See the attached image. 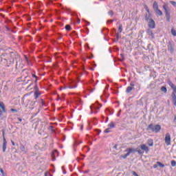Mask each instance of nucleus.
<instances>
[{
	"mask_svg": "<svg viewBox=\"0 0 176 176\" xmlns=\"http://www.w3.org/2000/svg\"><path fill=\"white\" fill-rule=\"evenodd\" d=\"M165 144L168 146L171 145V135L169 133H166L164 138Z\"/></svg>",
	"mask_w": 176,
	"mask_h": 176,
	"instance_id": "423d86ee",
	"label": "nucleus"
},
{
	"mask_svg": "<svg viewBox=\"0 0 176 176\" xmlns=\"http://www.w3.org/2000/svg\"><path fill=\"white\" fill-rule=\"evenodd\" d=\"M122 30H123V26L122 25H120L118 28L119 32H122Z\"/></svg>",
	"mask_w": 176,
	"mask_h": 176,
	"instance_id": "a878e982",
	"label": "nucleus"
},
{
	"mask_svg": "<svg viewBox=\"0 0 176 176\" xmlns=\"http://www.w3.org/2000/svg\"><path fill=\"white\" fill-rule=\"evenodd\" d=\"M131 90H134V82H131L130 86L126 88V93H131Z\"/></svg>",
	"mask_w": 176,
	"mask_h": 176,
	"instance_id": "6e6552de",
	"label": "nucleus"
},
{
	"mask_svg": "<svg viewBox=\"0 0 176 176\" xmlns=\"http://www.w3.org/2000/svg\"><path fill=\"white\" fill-rule=\"evenodd\" d=\"M140 149H142V151H144V152L146 153H148V152H149V147L147 146L146 144H142L140 146Z\"/></svg>",
	"mask_w": 176,
	"mask_h": 176,
	"instance_id": "0eeeda50",
	"label": "nucleus"
},
{
	"mask_svg": "<svg viewBox=\"0 0 176 176\" xmlns=\"http://www.w3.org/2000/svg\"><path fill=\"white\" fill-rule=\"evenodd\" d=\"M175 120H176V117H175L174 122H175Z\"/></svg>",
	"mask_w": 176,
	"mask_h": 176,
	"instance_id": "09e8293b",
	"label": "nucleus"
},
{
	"mask_svg": "<svg viewBox=\"0 0 176 176\" xmlns=\"http://www.w3.org/2000/svg\"><path fill=\"white\" fill-rule=\"evenodd\" d=\"M3 152H6V148H8V142L6 141V138H3Z\"/></svg>",
	"mask_w": 176,
	"mask_h": 176,
	"instance_id": "1a4fd4ad",
	"label": "nucleus"
},
{
	"mask_svg": "<svg viewBox=\"0 0 176 176\" xmlns=\"http://www.w3.org/2000/svg\"><path fill=\"white\" fill-rule=\"evenodd\" d=\"M65 30L67 31H71V26L69 25H65Z\"/></svg>",
	"mask_w": 176,
	"mask_h": 176,
	"instance_id": "4be33fe9",
	"label": "nucleus"
},
{
	"mask_svg": "<svg viewBox=\"0 0 176 176\" xmlns=\"http://www.w3.org/2000/svg\"><path fill=\"white\" fill-rule=\"evenodd\" d=\"M153 8L154 9V10H157V9H159V6L157 4V2L154 1L153 5Z\"/></svg>",
	"mask_w": 176,
	"mask_h": 176,
	"instance_id": "ddd939ff",
	"label": "nucleus"
},
{
	"mask_svg": "<svg viewBox=\"0 0 176 176\" xmlns=\"http://www.w3.org/2000/svg\"><path fill=\"white\" fill-rule=\"evenodd\" d=\"M168 85H169L171 89H173L176 87L175 85H174V83H173V82H171L170 80L168 81Z\"/></svg>",
	"mask_w": 176,
	"mask_h": 176,
	"instance_id": "2eb2a0df",
	"label": "nucleus"
},
{
	"mask_svg": "<svg viewBox=\"0 0 176 176\" xmlns=\"http://www.w3.org/2000/svg\"><path fill=\"white\" fill-rule=\"evenodd\" d=\"M19 149L21 151V152H23V153H24L25 155V153H27V149L25 148V146L23 144H21L19 146Z\"/></svg>",
	"mask_w": 176,
	"mask_h": 176,
	"instance_id": "9b49d317",
	"label": "nucleus"
},
{
	"mask_svg": "<svg viewBox=\"0 0 176 176\" xmlns=\"http://www.w3.org/2000/svg\"><path fill=\"white\" fill-rule=\"evenodd\" d=\"M147 34L150 36H153V32H152V30L151 29H148L147 30Z\"/></svg>",
	"mask_w": 176,
	"mask_h": 176,
	"instance_id": "a211bd4d",
	"label": "nucleus"
},
{
	"mask_svg": "<svg viewBox=\"0 0 176 176\" xmlns=\"http://www.w3.org/2000/svg\"><path fill=\"white\" fill-rule=\"evenodd\" d=\"M157 166H159V167H161L162 168H164V164H162V162H157Z\"/></svg>",
	"mask_w": 176,
	"mask_h": 176,
	"instance_id": "412c9836",
	"label": "nucleus"
},
{
	"mask_svg": "<svg viewBox=\"0 0 176 176\" xmlns=\"http://www.w3.org/2000/svg\"><path fill=\"white\" fill-rule=\"evenodd\" d=\"M108 14H109V16H113V11L112 10L109 11Z\"/></svg>",
	"mask_w": 176,
	"mask_h": 176,
	"instance_id": "c756f323",
	"label": "nucleus"
},
{
	"mask_svg": "<svg viewBox=\"0 0 176 176\" xmlns=\"http://www.w3.org/2000/svg\"><path fill=\"white\" fill-rule=\"evenodd\" d=\"M173 93L176 94V86L174 88H172Z\"/></svg>",
	"mask_w": 176,
	"mask_h": 176,
	"instance_id": "c9c22d12",
	"label": "nucleus"
},
{
	"mask_svg": "<svg viewBox=\"0 0 176 176\" xmlns=\"http://www.w3.org/2000/svg\"><path fill=\"white\" fill-rule=\"evenodd\" d=\"M100 108L101 106H98V103L92 104L91 106H90L91 113H98Z\"/></svg>",
	"mask_w": 176,
	"mask_h": 176,
	"instance_id": "39448f33",
	"label": "nucleus"
},
{
	"mask_svg": "<svg viewBox=\"0 0 176 176\" xmlns=\"http://www.w3.org/2000/svg\"><path fill=\"white\" fill-rule=\"evenodd\" d=\"M20 58V56L16 52H10V54H3L1 55V61H7L10 64H14V60Z\"/></svg>",
	"mask_w": 176,
	"mask_h": 176,
	"instance_id": "f257e3e1",
	"label": "nucleus"
},
{
	"mask_svg": "<svg viewBox=\"0 0 176 176\" xmlns=\"http://www.w3.org/2000/svg\"><path fill=\"white\" fill-rule=\"evenodd\" d=\"M168 50H169L170 53H173V52H174V50L173 49V45H170L168 47Z\"/></svg>",
	"mask_w": 176,
	"mask_h": 176,
	"instance_id": "6ab92c4d",
	"label": "nucleus"
},
{
	"mask_svg": "<svg viewBox=\"0 0 176 176\" xmlns=\"http://www.w3.org/2000/svg\"><path fill=\"white\" fill-rule=\"evenodd\" d=\"M104 133H111V129L107 128L104 130Z\"/></svg>",
	"mask_w": 176,
	"mask_h": 176,
	"instance_id": "c85d7f7f",
	"label": "nucleus"
},
{
	"mask_svg": "<svg viewBox=\"0 0 176 176\" xmlns=\"http://www.w3.org/2000/svg\"><path fill=\"white\" fill-rule=\"evenodd\" d=\"M10 111L12 112H17V110L16 109H11Z\"/></svg>",
	"mask_w": 176,
	"mask_h": 176,
	"instance_id": "4c0bfd02",
	"label": "nucleus"
},
{
	"mask_svg": "<svg viewBox=\"0 0 176 176\" xmlns=\"http://www.w3.org/2000/svg\"><path fill=\"white\" fill-rule=\"evenodd\" d=\"M173 104L176 107V98L173 99Z\"/></svg>",
	"mask_w": 176,
	"mask_h": 176,
	"instance_id": "473e14b6",
	"label": "nucleus"
},
{
	"mask_svg": "<svg viewBox=\"0 0 176 176\" xmlns=\"http://www.w3.org/2000/svg\"><path fill=\"white\" fill-rule=\"evenodd\" d=\"M113 113H111L110 115H112Z\"/></svg>",
	"mask_w": 176,
	"mask_h": 176,
	"instance_id": "864d4df0",
	"label": "nucleus"
},
{
	"mask_svg": "<svg viewBox=\"0 0 176 176\" xmlns=\"http://www.w3.org/2000/svg\"><path fill=\"white\" fill-rule=\"evenodd\" d=\"M3 113V111H2V110H0V116H2Z\"/></svg>",
	"mask_w": 176,
	"mask_h": 176,
	"instance_id": "ea45409f",
	"label": "nucleus"
},
{
	"mask_svg": "<svg viewBox=\"0 0 176 176\" xmlns=\"http://www.w3.org/2000/svg\"><path fill=\"white\" fill-rule=\"evenodd\" d=\"M173 93L176 94V86L174 88H172Z\"/></svg>",
	"mask_w": 176,
	"mask_h": 176,
	"instance_id": "e433bc0d",
	"label": "nucleus"
},
{
	"mask_svg": "<svg viewBox=\"0 0 176 176\" xmlns=\"http://www.w3.org/2000/svg\"><path fill=\"white\" fill-rule=\"evenodd\" d=\"M170 3H171V5H173V6H175V5H176L175 1H170Z\"/></svg>",
	"mask_w": 176,
	"mask_h": 176,
	"instance_id": "72a5a7b5",
	"label": "nucleus"
},
{
	"mask_svg": "<svg viewBox=\"0 0 176 176\" xmlns=\"http://www.w3.org/2000/svg\"><path fill=\"white\" fill-rule=\"evenodd\" d=\"M41 105H42V107H44V105H45V102L43 101V99H41Z\"/></svg>",
	"mask_w": 176,
	"mask_h": 176,
	"instance_id": "2f4dec72",
	"label": "nucleus"
},
{
	"mask_svg": "<svg viewBox=\"0 0 176 176\" xmlns=\"http://www.w3.org/2000/svg\"><path fill=\"white\" fill-rule=\"evenodd\" d=\"M155 12L157 13V14H158V16L163 15V12H162V10H159V8L155 10Z\"/></svg>",
	"mask_w": 176,
	"mask_h": 176,
	"instance_id": "dca6fc26",
	"label": "nucleus"
},
{
	"mask_svg": "<svg viewBox=\"0 0 176 176\" xmlns=\"http://www.w3.org/2000/svg\"><path fill=\"white\" fill-rule=\"evenodd\" d=\"M113 21V20H110V21H108L107 23H112Z\"/></svg>",
	"mask_w": 176,
	"mask_h": 176,
	"instance_id": "a18cd8bd",
	"label": "nucleus"
},
{
	"mask_svg": "<svg viewBox=\"0 0 176 176\" xmlns=\"http://www.w3.org/2000/svg\"><path fill=\"white\" fill-rule=\"evenodd\" d=\"M0 108H1V111L3 113H6V107L3 102H0Z\"/></svg>",
	"mask_w": 176,
	"mask_h": 176,
	"instance_id": "9d476101",
	"label": "nucleus"
},
{
	"mask_svg": "<svg viewBox=\"0 0 176 176\" xmlns=\"http://www.w3.org/2000/svg\"><path fill=\"white\" fill-rule=\"evenodd\" d=\"M69 89H76L78 87V85L71 83L69 86H67Z\"/></svg>",
	"mask_w": 176,
	"mask_h": 176,
	"instance_id": "f8f14e48",
	"label": "nucleus"
},
{
	"mask_svg": "<svg viewBox=\"0 0 176 176\" xmlns=\"http://www.w3.org/2000/svg\"><path fill=\"white\" fill-rule=\"evenodd\" d=\"M147 144L148 146H153V140L149 139L147 140Z\"/></svg>",
	"mask_w": 176,
	"mask_h": 176,
	"instance_id": "4468645a",
	"label": "nucleus"
},
{
	"mask_svg": "<svg viewBox=\"0 0 176 176\" xmlns=\"http://www.w3.org/2000/svg\"><path fill=\"white\" fill-rule=\"evenodd\" d=\"M147 130H152L154 133H159L160 130H162V126L159 124H150L148 125Z\"/></svg>",
	"mask_w": 176,
	"mask_h": 176,
	"instance_id": "7ed1b4c3",
	"label": "nucleus"
},
{
	"mask_svg": "<svg viewBox=\"0 0 176 176\" xmlns=\"http://www.w3.org/2000/svg\"><path fill=\"white\" fill-rule=\"evenodd\" d=\"M170 164H171L172 167H175V166H176L175 160H172Z\"/></svg>",
	"mask_w": 176,
	"mask_h": 176,
	"instance_id": "5701e85b",
	"label": "nucleus"
},
{
	"mask_svg": "<svg viewBox=\"0 0 176 176\" xmlns=\"http://www.w3.org/2000/svg\"><path fill=\"white\" fill-rule=\"evenodd\" d=\"M18 120H19V122H22L23 120H21V118H18Z\"/></svg>",
	"mask_w": 176,
	"mask_h": 176,
	"instance_id": "37998d69",
	"label": "nucleus"
},
{
	"mask_svg": "<svg viewBox=\"0 0 176 176\" xmlns=\"http://www.w3.org/2000/svg\"><path fill=\"white\" fill-rule=\"evenodd\" d=\"M3 137L5 138V131H3Z\"/></svg>",
	"mask_w": 176,
	"mask_h": 176,
	"instance_id": "c03bdc74",
	"label": "nucleus"
},
{
	"mask_svg": "<svg viewBox=\"0 0 176 176\" xmlns=\"http://www.w3.org/2000/svg\"><path fill=\"white\" fill-rule=\"evenodd\" d=\"M82 129H83V126H81V130H82Z\"/></svg>",
	"mask_w": 176,
	"mask_h": 176,
	"instance_id": "8fccbe9b",
	"label": "nucleus"
},
{
	"mask_svg": "<svg viewBox=\"0 0 176 176\" xmlns=\"http://www.w3.org/2000/svg\"><path fill=\"white\" fill-rule=\"evenodd\" d=\"M109 128L111 129H113L115 127V122H111L108 124Z\"/></svg>",
	"mask_w": 176,
	"mask_h": 176,
	"instance_id": "f3484780",
	"label": "nucleus"
},
{
	"mask_svg": "<svg viewBox=\"0 0 176 176\" xmlns=\"http://www.w3.org/2000/svg\"><path fill=\"white\" fill-rule=\"evenodd\" d=\"M125 152H127V153L120 156V157H122V159H126L127 156H130V153H133V152H138L139 155H144V151H142L140 148H137L136 150L131 148H126Z\"/></svg>",
	"mask_w": 176,
	"mask_h": 176,
	"instance_id": "f03ea898",
	"label": "nucleus"
},
{
	"mask_svg": "<svg viewBox=\"0 0 176 176\" xmlns=\"http://www.w3.org/2000/svg\"><path fill=\"white\" fill-rule=\"evenodd\" d=\"M161 91H163L164 93H167V88L166 87H162Z\"/></svg>",
	"mask_w": 176,
	"mask_h": 176,
	"instance_id": "aec40b11",
	"label": "nucleus"
},
{
	"mask_svg": "<svg viewBox=\"0 0 176 176\" xmlns=\"http://www.w3.org/2000/svg\"><path fill=\"white\" fill-rule=\"evenodd\" d=\"M145 20L147 21L149 28L153 29L156 27V23H155V21L148 16V15H146Z\"/></svg>",
	"mask_w": 176,
	"mask_h": 176,
	"instance_id": "20e7f679",
	"label": "nucleus"
},
{
	"mask_svg": "<svg viewBox=\"0 0 176 176\" xmlns=\"http://www.w3.org/2000/svg\"><path fill=\"white\" fill-rule=\"evenodd\" d=\"M166 21H170V15H166Z\"/></svg>",
	"mask_w": 176,
	"mask_h": 176,
	"instance_id": "7c9ffc66",
	"label": "nucleus"
},
{
	"mask_svg": "<svg viewBox=\"0 0 176 176\" xmlns=\"http://www.w3.org/2000/svg\"><path fill=\"white\" fill-rule=\"evenodd\" d=\"M34 97L36 99L38 98V97H39V93L38 91L34 92Z\"/></svg>",
	"mask_w": 176,
	"mask_h": 176,
	"instance_id": "bb28decb",
	"label": "nucleus"
},
{
	"mask_svg": "<svg viewBox=\"0 0 176 176\" xmlns=\"http://www.w3.org/2000/svg\"><path fill=\"white\" fill-rule=\"evenodd\" d=\"M7 67H9V65L7 64Z\"/></svg>",
	"mask_w": 176,
	"mask_h": 176,
	"instance_id": "3c124183",
	"label": "nucleus"
},
{
	"mask_svg": "<svg viewBox=\"0 0 176 176\" xmlns=\"http://www.w3.org/2000/svg\"><path fill=\"white\" fill-rule=\"evenodd\" d=\"M0 171H1V174L3 175V174H4L3 170L2 168H1Z\"/></svg>",
	"mask_w": 176,
	"mask_h": 176,
	"instance_id": "58836bf2",
	"label": "nucleus"
},
{
	"mask_svg": "<svg viewBox=\"0 0 176 176\" xmlns=\"http://www.w3.org/2000/svg\"><path fill=\"white\" fill-rule=\"evenodd\" d=\"M164 9L166 10V12H167V9H166L165 6H164Z\"/></svg>",
	"mask_w": 176,
	"mask_h": 176,
	"instance_id": "de8ad7c7",
	"label": "nucleus"
},
{
	"mask_svg": "<svg viewBox=\"0 0 176 176\" xmlns=\"http://www.w3.org/2000/svg\"><path fill=\"white\" fill-rule=\"evenodd\" d=\"M107 111H109V109H107Z\"/></svg>",
	"mask_w": 176,
	"mask_h": 176,
	"instance_id": "603ef678",
	"label": "nucleus"
},
{
	"mask_svg": "<svg viewBox=\"0 0 176 176\" xmlns=\"http://www.w3.org/2000/svg\"><path fill=\"white\" fill-rule=\"evenodd\" d=\"M171 34L173 35V36H176V31L174 29L171 30Z\"/></svg>",
	"mask_w": 176,
	"mask_h": 176,
	"instance_id": "b1692460",
	"label": "nucleus"
},
{
	"mask_svg": "<svg viewBox=\"0 0 176 176\" xmlns=\"http://www.w3.org/2000/svg\"><path fill=\"white\" fill-rule=\"evenodd\" d=\"M75 101L76 102L80 103L82 100H80V98H75Z\"/></svg>",
	"mask_w": 176,
	"mask_h": 176,
	"instance_id": "393cba45",
	"label": "nucleus"
},
{
	"mask_svg": "<svg viewBox=\"0 0 176 176\" xmlns=\"http://www.w3.org/2000/svg\"><path fill=\"white\" fill-rule=\"evenodd\" d=\"M93 57H94V56L91 55V57H89V58H93Z\"/></svg>",
	"mask_w": 176,
	"mask_h": 176,
	"instance_id": "49530a36",
	"label": "nucleus"
},
{
	"mask_svg": "<svg viewBox=\"0 0 176 176\" xmlns=\"http://www.w3.org/2000/svg\"><path fill=\"white\" fill-rule=\"evenodd\" d=\"M11 142H12L13 146H14V145H15L14 142H13V140H12Z\"/></svg>",
	"mask_w": 176,
	"mask_h": 176,
	"instance_id": "79ce46f5",
	"label": "nucleus"
},
{
	"mask_svg": "<svg viewBox=\"0 0 176 176\" xmlns=\"http://www.w3.org/2000/svg\"><path fill=\"white\" fill-rule=\"evenodd\" d=\"M145 10H146V12H147L148 13H149V8H148V6H146V7H145Z\"/></svg>",
	"mask_w": 176,
	"mask_h": 176,
	"instance_id": "f704fd0d",
	"label": "nucleus"
},
{
	"mask_svg": "<svg viewBox=\"0 0 176 176\" xmlns=\"http://www.w3.org/2000/svg\"><path fill=\"white\" fill-rule=\"evenodd\" d=\"M171 97H172L173 100L176 99L175 93L173 92V93H172V95H171Z\"/></svg>",
	"mask_w": 176,
	"mask_h": 176,
	"instance_id": "cd10ccee",
	"label": "nucleus"
},
{
	"mask_svg": "<svg viewBox=\"0 0 176 176\" xmlns=\"http://www.w3.org/2000/svg\"><path fill=\"white\" fill-rule=\"evenodd\" d=\"M32 78H36V79L37 77L35 74H32Z\"/></svg>",
	"mask_w": 176,
	"mask_h": 176,
	"instance_id": "a19ab883",
	"label": "nucleus"
}]
</instances>
